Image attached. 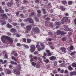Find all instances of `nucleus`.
I'll return each mask as SVG.
<instances>
[{"mask_svg": "<svg viewBox=\"0 0 76 76\" xmlns=\"http://www.w3.org/2000/svg\"><path fill=\"white\" fill-rule=\"evenodd\" d=\"M1 39L3 42L4 43H6V40H8L10 44H12L13 42V40L12 38L8 36L4 35H2L1 36Z\"/></svg>", "mask_w": 76, "mask_h": 76, "instance_id": "nucleus-1", "label": "nucleus"}, {"mask_svg": "<svg viewBox=\"0 0 76 76\" xmlns=\"http://www.w3.org/2000/svg\"><path fill=\"white\" fill-rule=\"evenodd\" d=\"M56 33V35H57L61 34V35H62V36H64V35L67 34V33L66 32H64V31H61L60 30H57Z\"/></svg>", "mask_w": 76, "mask_h": 76, "instance_id": "nucleus-2", "label": "nucleus"}, {"mask_svg": "<svg viewBox=\"0 0 76 76\" xmlns=\"http://www.w3.org/2000/svg\"><path fill=\"white\" fill-rule=\"evenodd\" d=\"M32 31L34 32H36V33H38L39 32V29L38 27H36L35 28H33L32 29Z\"/></svg>", "mask_w": 76, "mask_h": 76, "instance_id": "nucleus-3", "label": "nucleus"}, {"mask_svg": "<svg viewBox=\"0 0 76 76\" xmlns=\"http://www.w3.org/2000/svg\"><path fill=\"white\" fill-rule=\"evenodd\" d=\"M67 20H68V17L66 16L64 17L62 19L61 23L64 24V23L66 22Z\"/></svg>", "mask_w": 76, "mask_h": 76, "instance_id": "nucleus-4", "label": "nucleus"}, {"mask_svg": "<svg viewBox=\"0 0 76 76\" xmlns=\"http://www.w3.org/2000/svg\"><path fill=\"white\" fill-rule=\"evenodd\" d=\"M30 51L31 52H34L35 50V46L32 45L31 46Z\"/></svg>", "mask_w": 76, "mask_h": 76, "instance_id": "nucleus-5", "label": "nucleus"}, {"mask_svg": "<svg viewBox=\"0 0 76 76\" xmlns=\"http://www.w3.org/2000/svg\"><path fill=\"white\" fill-rule=\"evenodd\" d=\"M28 19L29 23H34V21L33 19L31 18H28Z\"/></svg>", "mask_w": 76, "mask_h": 76, "instance_id": "nucleus-6", "label": "nucleus"}, {"mask_svg": "<svg viewBox=\"0 0 76 76\" xmlns=\"http://www.w3.org/2000/svg\"><path fill=\"white\" fill-rule=\"evenodd\" d=\"M45 26H50V27H51L52 28H53V25L52 24H49L48 25V24H49V23H48V22L47 21H45Z\"/></svg>", "mask_w": 76, "mask_h": 76, "instance_id": "nucleus-7", "label": "nucleus"}, {"mask_svg": "<svg viewBox=\"0 0 76 76\" xmlns=\"http://www.w3.org/2000/svg\"><path fill=\"white\" fill-rule=\"evenodd\" d=\"M10 31L11 32H12V33H15V32H16L17 30L16 29L13 28L10 29Z\"/></svg>", "mask_w": 76, "mask_h": 76, "instance_id": "nucleus-8", "label": "nucleus"}, {"mask_svg": "<svg viewBox=\"0 0 76 76\" xmlns=\"http://www.w3.org/2000/svg\"><path fill=\"white\" fill-rule=\"evenodd\" d=\"M50 60L51 61H54L56 59V57L54 56H52L49 58Z\"/></svg>", "mask_w": 76, "mask_h": 76, "instance_id": "nucleus-9", "label": "nucleus"}, {"mask_svg": "<svg viewBox=\"0 0 76 76\" xmlns=\"http://www.w3.org/2000/svg\"><path fill=\"white\" fill-rule=\"evenodd\" d=\"M7 4L8 6L10 7L11 6H12L13 4V3L12 2H8L7 3Z\"/></svg>", "mask_w": 76, "mask_h": 76, "instance_id": "nucleus-10", "label": "nucleus"}, {"mask_svg": "<svg viewBox=\"0 0 76 76\" xmlns=\"http://www.w3.org/2000/svg\"><path fill=\"white\" fill-rule=\"evenodd\" d=\"M14 72H15V75H19L20 73V72L19 71L16 70H14Z\"/></svg>", "mask_w": 76, "mask_h": 76, "instance_id": "nucleus-11", "label": "nucleus"}, {"mask_svg": "<svg viewBox=\"0 0 76 76\" xmlns=\"http://www.w3.org/2000/svg\"><path fill=\"white\" fill-rule=\"evenodd\" d=\"M39 64H40V62L39 61H38L37 62V64L36 65V68H39L40 67V65Z\"/></svg>", "mask_w": 76, "mask_h": 76, "instance_id": "nucleus-12", "label": "nucleus"}, {"mask_svg": "<svg viewBox=\"0 0 76 76\" xmlns=\"http://www.w3.org/2000/svg\"><path fill=\"white\" fill-rule=\"evenodd\" d=\"M70 76H72L73 75H76V72L74 71L70 73Z\"/></svg>", "mask_w": 76, "mask_h": 76, "instance_id": "nucleus-13", "label": "nucleus"}, {"mask_svg": "<svg viewBox=\"0 0 76 76\" xmlns=\"http://www.w3.org/2000/svg\"><path fill=\"white\" fill-rule=\"evenodd\" d=\"M60 50L64 52V53H66V48L64 47L61 48Z\"/></svg>", "mask_w": 76, "mask_h": 76, "instance_id": "nucleus-14", "label": "nucleus"}, {"mask_svg": "<svg viewBox=\"0 0 76 76\" xmlns=\"http://www.w3.org/2000/svg\"><path fill=\"white\" fill-rule=\"evenodd\" d=\"M26 28L27 30H28V31H30L32 28V26H26Z\"/></svg>", "mask_w": 76, "mask_h": 76, "instance_id": "nucleus-15", "label": "nucleus"}, {"mask_svg": "<svg viewBox=\"0 0 76 76\" xmlns=\"http://www.w3.org/2000/svg\"><path fill=\"white\" fill-rule=\"evenodd\" d=\"M7 26L8 28H12V26L11 25H10V23H7Z\"/></svg>", "mask_w": 76, "mask_h": 76, "instance_id": "nucleus-16", "label": "nucleus"}, {"mask_svg": "<svg viewBox=\"0 0 76 76\" xmlns=\"http://www.w3.org/2000/svg\"><path fill=\"white\" fill-rule=\"evenodd\" d=\"M40 46L42 47L41 48L42 50H44L45 48V46L44 45V44L42 43H40Z\"/></svg>", "mask_w": 76, "mask_h": 76, "instance_id": "nucleus-17", "label": "nucleus"}, {"mask_svg": "<svg viewBox=\"0 0 76 76\" xmlns=\"http://www.w3.org/2000/svg\"><path fill=\"white\" fill-rule=\"evenodd\" d=\"M1 16H2V17H4L5 18H7V16L6 14H2L1 15Z\"/></svg>", "mask_w": 76, "mask_h": 76, "instance_id": "nucleus-18", "label": "nucleus"}, {"mask_svg": "<svg viewBox=\"0 0 76 76\" xmlns=\"http://www.w3.org/2000/svg\"><path fill=\"white\" fill-rule=\"evenodd\" d=\"M10 63H11V64H15V65H17V64H18L16 63L14 61H11L10 62Z\"/></svg>", "mask_w": 76, "mask_h": 76, "instance_id": "nucleus-19", "label": "nucleus"}, {"mask_svg": "<svg viewBox=\"0 0 76 76\" xmlns=\"http://www.w3.org/2000/svg\"><path fill=\"white\" fill-rule=\"evenodd\" d=\"M59 8H60V9L62 11H64V10H65V9L63 7V6H60Z\"/></svg>", "mask_w": 76, "mask_h": 76, "instance_id": "nucleus-20", "label": "nucleus"}, {"mask_svg": "<svg viewBox=\"0 0 76 76\" xmlns=\"http://www.w3.org/2000/svg\"><path fill=\"white\" fill-rule=\"evenodd\" d=\"M43 61L44 62L46 63H49V60L48 59H46V60H43Z\"/></svg>", "mask_w": 76, "mask_h": 76, "instance_id": "nucleus-21", "label": "nucleus"}, {"mask_svg": "<svg viewBox=\"0 0 76 76\" xmlns=\"http://www.w3.org/2000/svg\"><path fill=\"white\" fill-rule=\"evenodd\" d=\"M61 3L63 4H67V1H61Z\"/></svg>", "mask_w": 76, "mask_h": 76, "instance_id": "nucleus-22", "label": "nucleus"}, {"mask_svg": "<svg viewBox=\"0 0 76 76\" xmlns=\"http://www.w3.org/2000/svg\"><path fill=\"white\" fill-rule=\"evenodd\" d=\"M71 66L73 67H76V63H73L71 64Z\"/></svg>", "mask_w": 76, "mask_h": 76, "instance_id": "nucleus-23", "label": "nucleus"}, {"mask_svg": "<svg viewBox=\"0 0 76 76\" xmlns=\"http://www.w3.org/2000/svg\"><path fill=\"white\" fill-rule=\"evenodd\" d=\"M31 64L32 66H34V67H35V66H36V65L37 64V63H34V62H33L31 63Z\"/></svg>", "mask_w": 76, "mask_h": 76, "instance_id": "nucleus-24", "label": "nucleus"}, {"mask_svg": "<svg viewBox=\"0 0 76 76\" xmlns=\"http://www.w3.org/2000/svg\"><path fill=\"white\" fill-rule=\"evenodd\" d=\"M64 31H71L72 30L69 28H66L64 29Z\"/></svg>", "mask_w": 76, "mask_h": 76, "instance_id": "nucleus-25", "label": "nucleus"}, {"mask_svg": "<svg viewBox=\"0 0 76 76\" xmlns=\"http://www.w3.org/2000/svg\"><path fill=\"white\" fill-rule=\"evenodd\" d=\"M18 34V33H16L15 34V35H16V37H17L18 38L20 37V36Z\"/></svg>", "mask_w": 76, "mask_h": 76, "instance_id": "nucleus-26", "label": "nucleus"}, {"mask_svg": "<svg viewBox=\"0 0 76 76\" xmlns=\"http://www.w3.org/2000/svg\"><path fill=\"white\" fill-rule=\"evenodd\" d=\"M67 39V38L66 37H64L62 38V40L63 41H66Z\"/></svg>", "mask_w": 76, "mask_h": 76, "instance_id": "nucleus-27", "label": "nucleus"}, {"mask_svg": "<svg viewBox=\"0 0 76 76\" xmlns=\"http://www.w3.org/2000/svg\"><path fill=\"white\" fill-rule=\"evenodd\" d=\"M68 4L69 5H71V4H73V2L71 1H68Z\"/></svg>", "mask_w": 76, "mask_h": 76, "instance_id": "nucleus-28", "label": "nucleus"}, {"mask_svg": "<svg viewBox=\"0 0 76 76\" xmlns=\"http://www.w3.org/2000/svg\"><path fill=\"white\" fill-rule=\"evenodd\" d=\"M4 10H2L1 8L0 7V13H4Z\"/></svg>", "mask_w": 76, "mask_h": 76, "instance_id": "nucleus-29", "label": "nucleus"}, {"mask_svg": "<svg viewBox=\"0 0 76 76\" xmlns=\"http://www.w3.org/2000/svg\"><path fill=\"white\" fill-rule=\"evenodd\" d=\"M68 69L69 70H72L73 68L70 66H68Z\"/></svg>", "mask_w": 76, "mask_h": 76, "instance_id": "nucleus-30", "label": "nucleus"}, {"mask_svg": "<svg viewBox=\"0 0 76 76\" xmlns=\"http://www.w3.org/2000/svg\"><path fill=\"white\" fill-rule=\"evenodd\" d=\"M31 42V39H27V43H30Z\"/></svg>", "mask_w": 76, "mask_h": 76, "instance_id": "nucleus-31", "label": "nucleus"}, {"mask_svg": "<svg viewBox=\"0 0 76 76\" xmlns=\"http://www.w3.org/2000/svg\"><path fill=\"white\" fill-rule=\"evenodd\" d=\"M35 15V12H33L31 13V14H30L29 15V17H31L32 16H33Z\"/></svg>", "mask_w": 76, "mask_h": 76, "instance_id": "nucleus-32", "label": "nucleus"}, {"mask_svg": "<svg viewBox=\"0 0 76 76\" xmlns=\"http://www.w3.org/2000/svg\"><path fill=\"white\" fill-rule=\"evenodd\" d=\"M73 49H74L73 46L72 45H71L70 47V48H69L70 50L71 51H72V50H73Z\"/></svg>", "mask_w": 76, "mask_h": 76, "instance_id": "nucleus-33", "label": "nucleus"}, {"mask_svg": "<svg viewBox=\"0 0 76 76\" xmlns=\"http://www.w3.org/2000/svg\"><path fill=\"white\" fill-rule=\"evenodd\" d=\"M55 24L56 25H60L61 23L59 22H57L55 23Z\"/></svg>", "mask_w": 76, "mask_h": 76, "instance_id": "nucleus-34", "label": "nucleus"}, {"mask_svg": "<svg viewBox=\"0 0 76 76\" xmlns=\"http://www.w3.org/2000/svg\"><path fill=\"white\" fill-rule=\"evenodd\" d=\"M42 10L43 11V14H44V15L46 14V10H45V9L43 8Z\"/></svg>", "mask_w": 76, "mask_h": 76, "instance_id": "nucleus-35", "label": "nucleus"}, {"mask_svg": "<svg viewBox=\"0 0 76 76\" xmlns=\"http://www.w3.org/2000/svg\"><path fill=\"white\" fill-rule=\"evenodd\" d=\"M11 73V71L10 70H7V73L8 75H9V74H10Z\"/></svg>", "mask_w": 76, "mask_h": 76, "instance_id": "nucleus-36", "label": "nucleus"}, {"mask_svg": "<svg viewBox=\"0 0 76 76\" xmlns=\"http://www.w3.org/2000/svg\"><path fill=\"white\" fill-rule=\"evenodd\" d=\"M48 35L50 36H52V35H53V33H52V32H49L48 33Z\"/></svg>", "mask_w": 76, "mask_h": 76, "instance_id": "nucleus-37", "label": "nucleus"}, {"mask_svg": "<svg viewBox=\"0 0 76 76\" xmlns=\"http://www.w3.org/2000/svg\"><path fill=\"white\" fill-rule=\"evenodd\" d=\"M24 42H26V39L25 38H22Z\"/></svg>", "mask_w": 76, "mask_h": 76, "instance_id": "nucleus-38", "label": "nucleus"}, {"mask_svg": "<svg viewBox=\"0 0 76 76\" xmlns=\"http://www.w3.org/2000/svg\"><path fill=\"white\" fill-rule=\"evenodd\" d=\"M34 19L35 21H36V22H39V20H38V18H37V17H35L34 18Z\"/></svg>", "mask_w": 76, "mask_h": 76, "instance_id": "nucleus-39", "label": "nucleus"}, {"mask_svg": "<svg viewBox=\"0 0 76 76\" xmlns=\"http://www.w3.org/2000/svg\"><path fill=\"white\" fill-rule=\"evenodd\" d=\"M7 35H8V36H11V35H12V34H11V33L10 32H8L6 33Z\"/></svg>", "mask_w": 76, "mask_h": 76, "instance_id": "nucleus-40", "label": "nucleus"}, {"mask_svg": "<svg viewBox=\"0 0 76 76\" xmlns=\"http://www.w3.org/2000/svg\"><path fill=\"white\" fill-rule=\"evenodd\" d=\"M75 53H76V52H72V53H71L70 55L71 56H73V55H74V54H75Z\"/></svg>", "mask_w": 76, "mask_h": 76, "instance_id": "nucleus-41", "label": "nucleus"}, {"mask_svg": "<svg viewBox=\"0 0 76 76\" xmlns=\"http://www.w3.org/2000/svg\"><path fill=\"white\" fill-rule=\"evenodd\" d=\"M53 63L54 65H57V61H54Z\"/></svg>", "mask_w": 76, "mask_h": 76, "instance_id": "nucleus-42", "label": "nucleus"}, {"mask_svg": "<svg viewBox=\"0 0 76 76\" xmlns=\"http://www.w3.org/2000/svg\"><path fill=\"white\" fill-rule=\"evenodd\" d=\"M42 48H41L40 47L39 48H37V50L38 51H40L41 50H42Z\"/></svg>", "mask_w": 76, "mask_h": 76, "instance_id": "nucleus-43", "label": "nucleus"}, {"mask_svg": "<svg viewBox=\"0 0 76 76\" xmlns=\"http://www.w3.org/2000/svg\"><path fill=\"white\" fill-rule=\"evenodd\" d=\"M17 46L18 47H20V46H21V44L19 43H18L17 44Z\"/></svg>", "mask_w": 76, "mask_h": 76, "instance_id": "nucleus-44", "label": "nucleus"}, {"mask_svg": "<svg viewBox=\"0 0 76 76\" xmlns=\"http://www.w3.org/2000/svg\"><path fill=\"white\" fill-rule=\"evenodd\" d=\"M51 55H52V54L50 53H49L48 54L47 56L48 57H49V56H51Z\"/></svg>", "mask_w": 76, "mask_h": 76, "instance_id": "nucleus-45", "label": "nucleus"}, {"mask_svg": "<svg viewBox=\"0 0 76 76\" xmlns=\"http://www.w3.org/2000/svg\"><path fill=\"white\" fill-rule=\"evenodd\" d=\"M20 16L21 17V18H24V15L22 14H20Z\"/></svg>", "mask_w": 76, "mask_h": 76, "instance_id": "nucleus-46", "label": "nucleus"}, {"mask_svg": "<svg viewBox=\"0 0 76 76\" xmlns=\"http://www.w3.org/2000/svg\"><path fill=\"white\" fill-rule=\"evenodd\" d=\"M37 12L38 14H40L41 13V10H37Z\"/></svg>", "mask_w": 76, "mask_h": 76, "instance_id": "nucleus-47", "label": "nucleus"}, {"mask_svg": "<svg viewBox=\"0 0 76 76\" xmlns=\"http://www.w3.org/2000/svg\"><path fill=\"white\" fill-rule=\"evenodd\" d=\"M50 47L52 50H54V46L53 45L50 46Z\"/></svg>", "mask_w": 76, "mask_h": 76, "instance_id": "nucleus-48", "label": "nucleus"}, {"mask_svg": "<svg viewBox=\"0 0 76 76\" xmlns=\"http://www.w3.org/2000/svg\"><path fill=\"white\" fill-rule=\"evenodd\" d=\"M16 16H19V11H17L16 12Z\"/></svg>", "mask_w": 76, "mask_h": 76, "instance_id": "nucleus-49", "label": "nucleus"}, {"mask_svg": "<svg viewBox=\"0 0 76 76\" xmlns=\"http://www.w3.org/2000/svg\"><path fill=\"white\" fill-rule=\"evenodd\" d=\"M24 47L26 48H29V46L28 45H24Z\"/></svg>", "mask_w": 76, "mask_h": 76, "instance_id": "nucleus-50", "label": "nucleus"}, {"mask_svg": "<svg viewBox=\"0 0 76 76\" xmlns=\"http://www.w3.org/2000/svg\"><path fill=\"white\" fill-rule=\"evenodd\" d=\"M5 58H7L8 57H7V53H6L5 54Z\"/></svg>", "mask_w": 76, "mask_h": 76, "instance_id": "nucleus-51", "label": "nucleus"}, {"mask_svg": "<svg viewBox=\"0 0 76 76\" xmlns=\"http://www.w3.org/2000/svg\"><path fill=\"white\" fill-rule=\"evenodd\" d=\"M53 73H54V74H56V73H57V71L56 70H54L53 71Z\"/></svg>", "mask_w": 76, "mask_h": 76, "instance_id": "nucleus-52", "label": "nucleus"}, {"mask_svg": "<svg viewBox=\"0 0 76 76\" xmlns=\"http://www.w3.org/2000/svg\"><path fill=\"white\" fill-rule=\"evenodd\" d=\"M36 47L37 48H39L40 47V45H36Z\"/></svg>", "mask_w": 76, "mask_h": 76, "instance_id": "nucleus-53", "label": "nucleus"}, {"mask_svg": "<svg viewBox=\"0 0 76 76\" xmlns=\"http://www.w3.org/2000/svg\"><path fill=\"white\" fill-rule=\"evenodd\" d=\"M13 26H17V25H18V23H14L13 24Z\"/></svg>", "mask_w": 76, "mask_h": 76, "instance_id": "nucleus-54", "label": "nucleus"}, {"mask_svg": "<svg viewBox=\"0 0 76 76\" xmlns=\"http://www.w3.org/2000/svg\"><path fill=\"white\" fill-rule=\"evenodd\" d=\"M34 54H35V55L37 54H38V52L37 51H35L34 53Z\"/></svg>", "mask_w": 76, "mask_h": 76, "instance_id": "nucleus-55", "label": "nucleus"}, {"mask_svg": "<svg viewBox=\"0 0 76 76\" xmlns=\"http://www.w3.org/2000/svg\"><path fill=\"white\" fill-rule=\"evenodd\" d=\"M33 59H34V60H38V58L37 57L34 56L33 57Z\"/></svg>", "mask_w": 76, "mask_h": 76, "instance_id": "nucleus-56", "label": "nucleus"}, {"mask_svg": "<svg viewBox=\"0 0 76 76\" xmlns=\"http://www.w3.org/2000/svg\"><path fill=\"white\" fill-rule=\"evenodd\" d=\"M20 25L21 26H25V24L21 23L20 24Z\"/></svg>", "mask_w": 76, "mask_h": 76, "instance_id": "nucleus-57", "label": "nucleus"}, {"mask_svg": "<svg viewBox=\"0 0 76 76\" xmlns=\"http://www.w3.org/2000/svg\"><path fill=\"white\" fill-rule=\"evenodd\" d=\"M21 69V67L20 66H18V68L17 69L18 70H20Z\"/></svg>", "mask_w": 76, "mask_h": 76, "instance_id": "nucleus-58", "label": "nucleus"}, {"mask_svg": "<svg viewBox=\"0 0 76 76\" xmlns=\"http://www.w3.org/2000/svg\"><path fill=\"white\" fill-rule=\"evenodd\" d=\"M37 59H38L39 61H41V60H42V59L40 57H39L38 58H37Z\"/></svg>", "mask_w": 76, "mask_h": 76, "instance_id": "nucleus-59", "label": "nucleus"}, {"mask_svg": "<svg viewBox=\"0 0 76 76\" xmlns=\"http://www.w3.org/2000/svg\"><path fill=\"white\" fill-rule=\"evenodd\" d=\"M46 51L47 53H50V50H46Z\"/></svg>", "mask_w": 76, "mask_h": 76, "instance_id": "nucleus-60", "label": "nucleus"}, {"mask_svg": "<svg viewBox=\"0 0 76 76\" xmlns=\"http://www.w3.org/2000/svg\"><path fill=\"white\" fill-rule=\"evenodd\" d=\"M28 18H27L26 19H25L24 20V22H27L28 21Z\"/></svg>", "mask_w": 76, "mask_h": 76, "instance_id": "nucleus-61", "label": "nucleus"}, {"mask_svg": "<svg viewBox=\"0 0 76 76\" xmlns=\"http://www.w3.org/2000/svg\"><path fill=\"white\" fill-rule=\"evenodd\" d=\"M12 67H13V66L12 65H9V67L10 69H12Z\"/></svg>", "mask_w": 76, "mask_h": 76, "instance_id": "nucleus-62", "label": "nucleus"}, {"mask_svg": "<svg viewBox=\"0 0 76 76\" xmlns=\"http://www.w3.org/2000/svg\"><path fill=\"white\" fill-rule=\"evenodd\" d=\"M46 20H50V18L48 17H47V18H46Z\"/></svg>", "mask_w": 76, "mask_h": 76, "instance_id": "nucleus-63", "label": "nucleus"}, {"mask_svg": "<svg viewBox=\"0 0 76 76\" xmlns=\"http://www.w3.org/2000/svg\"><path fill=\"white\" fill-rule=\"evenodd\" d=\"M5 11L6 12H7L9 11V10L7 8L5 9Z\"/></svg>", "mask_w": 76, "mask_h": 76, "instance_id": "nucleus-64", "label": "nucleus"}]
</instances>
